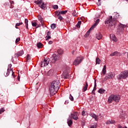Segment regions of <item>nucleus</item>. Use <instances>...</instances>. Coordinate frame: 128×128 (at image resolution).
<instances>
[{
	"label": "nucleus",
	"mask_w": 128,
	"mask_h": 128,
	"mask_svg": "<svg viewBox=\"0 0 128 128\" xmlns=\"http://www.w3.org/2000/svg\"><path fill=\"white\" fill-rule=\"evenodd\" d=\"M56 14L57 16L58 20H64V18H62V16H60V12H58V11L56 12Z\"/></svg>",
	"instance_id": "nucleus-14"
},
{
	"label": "nucleus",
	"mask_w": 128,
	"mask_h": 128,
	"mask_svg": "<svg viewBox=\"0 0 128 128\" xmlns=\"http://www.w3.org/2000/svg\"><path fill=\"white\" fill-rule=\"evenodd\" d=\"M62 52H64V51L62 49H58V54H62Z\"/></svg>",
	"instance_id": "nucleus-38"
},
{
	"label": "nucleus",
	"mask_w": 128,
	"mask_h": 128,
	"mask_svg": "<svg viewBox=\"0 0 128 128\" xmlns=\"http://www.w3.org/2000/svg\"><path fill=\"white\" fill-rule=\"evenodd\" d=\"M110 38L114 42H117L118 39H116V36L114 34H111L110 35Z\"/></svg>",
	"instance_id": "nucleus-15"
},
{
	"label": "nucleus",
	"mask_w": 128,
	"mask_h": 128,
	"mask_svg": "<svg viewBox=\"0 0 128 128\" xmlns=\"http://www.w3.org/2000/svg\"><path fill=\"white\" fill-rule=\"evenodd\" d=\"M54 70H50L48 72V76H52L54 74Z\"/></svg>",
	"instance_id": "nucleus-31"
},
{
	"label": "nucleus",
	"mask_w": 128,
	"mask_h": 128,
	"mask_svg": "<svg viewBox=\"0 0 128 128\" xmlns=\"http://www.w3.org/2000/svg\"><path fill=\"white\" fill-rule=\"evenodd\" d=\"M10 4H14V2L12 0L10 1Z\"/></svg>",
	"instance_id": "nucleus-48"
},
{
	"label": "nucleus",
	"mask_w": 128,
	"mask_h": 128,
	"mask_svg": "<svg viewBox=\"0 0 128 128\" xmlns=\"http://www.w3.org/2000/svg\"><path fill=\"white\" fill-rule=\"evenodd\" d=\"M94 30V28H92L91 27L84 35L85 38H88V36H90V30Z\"/></svg>",
	"instance_id": "nucleus-24"
},
{
	"label": "nucleus",
	"mask_w": 128,
	"mask_h": 128,
	"mask_svg": "<svg viewBox=\"0 0 128 128\" xmlns=\"http://www.w3.org/2000/svg\"><path fill=\"white\" fill-rule=\"evenodd\" d=\"M50 28H52V30H54L56 28V25L54 24H52L50 26Z\"/></svg>",
	"instance_id": "nucleus-36"
},
{
	"label": "nucleus",
	"mask_w": 128,
	"mask_h": 128,
	"mask_svg": "<svg viewBox=\"0 0 128 128\" xmlns=\"http://www.w3.org/2000/svg\"><path fill=\"white\" fill-rule=\"evenodd\" d=\"M120 95L112 94L108 98V104H112L114 101L118 102H120Z\"/></svg>",
	"instance_id": "nucleus-3"
},
{
	"label": "nucleus",
	"mask_w": 128,
	"mask_h": 128,
	"mask_svg": "<svg viewBox=\"0 0 128 128\" xmlns=\"http://www.w3.org/2000/svg\"><path fill=\"white\" fill-rule=\"evenodd\" d=\"M22 22H20V23L16 24V28H18V26H22Z\"/></svg>",
	"instance_id": "nucleus-39"
},
{
	"label": "nucleus",
	"mask_w": 128,
	"mask_h": 128,
	"mask_svg": "<svg viewBox=\"0 0 128 128\" xmlns=\"http://www.w3.org/2000/svg\"><path fill=\"white\" fill-rule=\"evenodd\" d=\"M10 68H12V64H8V70H10Z\"/></svg>",
	"instance_id": "nucleus-50"
},
{
	"label": "nucleus",
	"mask_w": 128,
	"mask_h": 128,
	"mask_svg": "<svg viewBox=\"0 0 128 128\" xmlns=\"http://www.w3.org/2000/svg\"><path fill=\"white\" fill-rule=\"evenodd\" d=\"M100 23V19H97L95 22V23L93 24V26L91 27L92 28H94L96 26H98V24Z\"/></svg>",
	"instance_id": "nucleus-19"
},
{
	"label": "nucleus",
	"mask_w": 128,
	"mask_h": 128,
	"mask_svg": "<svg viewBox=\"0 0 128 128\" xmlns=\"http://www.w3.org/2000/svg\"><path fill=\"white\" fill-rule=\"evenodd\" d=\"M126 25L120 24L118 26V28H119L120 32H122L124 30V28H126Z\"/></svg>",
	"instance_id": "nucleus-11"
},
{
	"label": "nucleus",
	"mask_w": 128,
	"mask_h": 128,
	"mask_svg": "<svg viewBox=\"0 0 128 128\" xmlns=\"http://www.w3.org/2000/svg\"><path fill=\"white\" fill-rule=\"evenodd\" d=\"M58 60V56L56 54H53L50 58V60L52 61V62H56Z\"/></svg>",
	"instance_id": "nucleus-8"
},
{
	"label": "nucleus",
	"mask_w": 128,
	"mask_h": 128,
	"mask_svg": "<svg viewBox=\"0 0 128 128\" xmlns=\"http://www.w3.org/2000/svg\"><path fill=\"white\" fill-rule=\"evenodd\" d=\"M110 56H120V53L119 52H114L113 53H112L110 54Z\"/></svg>",
	"instance_id": "nucleus-12"
},
{
	"label": "nucleus",
	"mask_w": 128,
	"mask_h": 128,
	"mask_svg": "<svg viewBox=\"0 0 128 128\" xmlns=\"http://www.w3.org/2000/svg\"><path fill=\"white\" fill-rule=\"evenodd\" d=\"M115 123H116V121L114 120H109L106 122V124H115Z\"/></svg>",
	"instance_id": "nucleus-30"
},
{
	"label": "nucleus",
	"mask_w": 128,
	"mask_h": 128,
	"mask_svg": "<svg viewBox=\"0 0 128 128\" xmlns=\"http://www.w3.org/2000/svg\"><path fill=\"white\" fill-rule=\"evenodd\" d=\"M107 80H110V78H108V75L102 80V82H106Z\"/></svg>",
	"instance_id": "nucleus-37"
},
{
	"label": "nucleus",
	"mask_w": 128,
	"mask_h": 128,
	"mask_svg": "<svg viewBox=\"0 0 128 128\" xmlns=\"http://www.w3.org/2000/svg\"><path fill=\"white\" fill-rule=\"evenodd\" d=\"M10 72H12V74H14V71L12 70V69L9 70L8 68L6 73V74H4L5 76H10Z\"/></svg>",
	"instance_id": "nucleus-13"
},
{
	"label": "nucleus",
	"mask_w": 128,
	"mask_h": 128,
	"mask_svg": "<svg viewBox=\"0 0 128 128\" xmlns=\"http://www.w3.org/2000/svg\"><path fill=\"white\" fill-rule=\"evenodd\" d=\"M38 20L40 22L41 26H44V19L42 18V17L40 16V15L38 16Z\"/></svg>",
	"instance_id": "nucleus-17"
},
{
	"label": "nucleus",
	"mask_w": 128,
	"mask_h": 128,
	"mask_svg": "<svg viewBox=\"0 0 128 128\" xmlns=\"http://www.w3.org/2000/svg\"><path fill=\"white\" fill-rule=\"evenodd\" d=\"M69 98H70V100L74 102V97L72 96V94H70Z\"/></svg>",
	"instance_id": "nucleus-42"
},
{
	"label": "nucleus",
	"mask_w": 128,
	"mask_h": 128,
	"mask_svg": "<svg viewBox=\"0 0 128 128\" xmlns=\"http://www.w3.org/2000/svg\"><path fill=\"white\" fill-rule=\"evenodd\" d=\"M18 80H20V78H18Z\"/></svg>",
	"instance_id": "nucleus-63"
},
{
	"label": "nucleus",
	"mask_w": 128,
	"mask_h": 128,
	"mask_svg": "<svg viewBox=\"0 0 128 128\" xmlns=\"http://www.w3.org/2000/svg\"><path fill=\"white\" fill-rule=\"evenodd\" d=\"M30 54H28L26 56V61L30 62Z\"/></svg>",
	"instance_id": "nucleus-41"
},
{
	"label": "nucleus",
	"mask_w": 128,
	"mask_h": 128,
	"mask_svg": "<svg viewBox=\"0 0 128 128\" xmlns=\"http://www.w3.org/2000/svg\"><path fill=\"white\" fill-rule=\"evenodd\" d=\"M118 128H122L121 126H118Z\"/></svg>",
	"instance_id": "nucleus-58"
},
{
	"label": "nucleus",
	"mask_w": 128,
	"mask_h": 128,
	"mask_svg": "<svg viewBox=\"0 0 128 128\" xmlns=\"http://www.w3.org/2000/svg\"><path fill=\"white\" fill-rule=\"evenodd\" d=\"M87 114H88V112L84 111V110L82 111V116H86Z\"/></svg>",
	"instance_id": "nucleus-40"
},
{
	"label": "nucleus",
	"mask_w": 128,
	"mask_h": 128,
	"mask_svg": "<svg viewBox=\"0 0 128 128\" xmlns=\"http://www.w3.org/2000/svg\"><path fill=\"white\" fill-rule=\"evenodd\" d=\"M96 128V126H91L90 128Z\"/></svg>",
	"instance_id": "nucleus-55"
},
{
	"label": "nucleus",
	"mask_w": 128,
	"mask_h": 128,
	"mask_svg": "<svg viewBox=\"0 0 128 128\" xmlns=\"http://www.w3.org/2000/svg\"><path fill=\"white\" fill-rule=\"evenodd\" d=\"M72 54H74V50H72Z\"/></svg>",
	"instance_id": "nucleus-56"
},
{
	"label": "nucleus",
	"mask_w": 128,
	"mask_h": 128,
	"mask_svg": "<svg viewBox=\"0 0 128 128\" xmlns=\"http://www.w3.org/2000/svg\"><path fill=\"white\" fill-rule=\"evenodd\" d=\"M52 8L54 9V10H58V5H54L52 6Z\"/></svg>",
	"instance_id": "nucleus-43"
},
{
	"label": "nucleus",
	"mask_w": 128,
	"mask_h": 128,
	"mask_svg": "<svg viewBox=\"0 0 128 128\" xmlns=\"http://www.w3.org/2000/svg\"><path fill=\"white\" fill-rule=\"evenodd\" d=\"M96 64H100V62H102V60H100V58L97 57L96 59Z\"/></svg>",
	"instance_id": "nucleus-26"
},
{
	"label": "nucleus",
	"mask_w": 128,
	"mask_h": 128,
	"mask_svg": "<svg viewBox=\"0 0 128 128\" xmlns=\"http://www.w3.org/2000/svg\"><path fill=\"white\" fill-rule=\"evenodd\" d=\"M105 92H106V90L102 88H100L98 90V92H99L100 94H104Z\"/></svg>",
	"instance_id": "nucleus-32"
},
{
	"label": "nucleus",
	"mask_w": 128,
	"mask_h": 128,
	"mask_svg": "<svg viewBox=\"0 0 128 128\" xmlns=\"http://www.w3.org/2000/svg\"><path fill=\"white\" fill-rule=\"evenodd\" d=\"M116 16H120V14L118 13H117Z\"/></svg>",
	"instance_id": "nucleus-60"
},
{
	"label": "nucleus",
	"mask_w": 128,
	"mask_h": 128,
	"mask_svg": "<svg viewBox=\"0 0 128 128\" xmlns=\"http://www.w3.org/2000/svg\"><path fill=\"white\" fill-rule=\"evenodd\" d=\"M80 24H82V21H78L77 24H76V26L78 28H80Z\"/></svg>",
	"instance_id": "nucleus-34"
},
{
	"label": "nucleus",
	"mask_w": 128,
	"mask_h": 128,
	"mask_svg": "<svg viewBox=\"0 0 128 128\" xmlns=\"http://www.w3.org/2000/svg\"><path fill=\"white\" fill-rule=\"evenodd\" d=\"M28 20L26 18L24 20V23H25V24L26 26V28L27 30H28Z\"/></svg>",
	"instance_id": "nucleus-27"
},
{
	"label": "nucleus",
	"mask_w": 128,
	"mask_h": 128,
	"mask_svg": "<svg viewBox=\"0 0 128 128\" xmlns=\"http://www.w3.org/2000/svg\"><path fill=\"white\" fill-rule=\"evenodd\" d=\"M103 74H104L106 72V66L104 65L102 70Z\"/></svg>",
	"instance_id": "nucleus-28"
},
{
	"label": "nucleus",
	"mask_w": 128,
	"mask_h": 128,
	"mask_svg": "<svg viewBox=\"0 0 128 128\" xmlns=\"http://www.w3.org/2000/svg\"><path fill=\"white\" fill-rule=\"evenodd\" d=\"M128 76V70L122 72L119 74L118 80H122V78H126Z\"/></svg>",
	"instance_id": "nucleus-4"
},
{
	"label": "nucleus",
	"mask_w": 128,
	"mask_h": 128,
	"mask_svg": "<svg viewBox=\"0 0 128 128\" xmlns=\"http://www.w3.org/2000/svg\"><path fill=\"white\" fill-rule=\"evenodd\" d=\"M68 104V100H66L64 102L65 104Z\"/></svg>",
	"instance_id": "nucleus-52"
},
{
	"label": "nucleus",
	"mask_w": 128,
	"mask_h": 128,
	"mask_svg": "<svg viewBox=\"0 0 128 128\" xmlns=\"http://www.w3.org/2000/svg\"><path fill=\"white\" fill-rule=\"evenodd\" d=\"M36 28H40V25H37L36 26Z\"/></svg>",
	"instance_id": "nucleus-57"
},
{
	"label": "nucleus",
	"mask_w": 128,
	"mask_h": 128,
	"mask_svg": "<svg viewBox=\"0 0 128 128\" xmlns=\"http://www.w3.org/2000/svg\"><path fill=\"white\" fill-rule=\"evenodd\" d=\"M96 80H94V89L92 91V94H95L94 92H96Z\"/></svg>",
	"instance_id": "nucleus-23"
},
{
	"label": "nucleus",
	"mask_w": 128,
	"mask_h": 128,
	"mask_svg": "<svg viewBox=\"0 0 128 128\" xmlns=\"http://www.w3.org/2000/svg\"><path fill=\"white\" fill-rule=\"evenodd\" d=\"M50 36H46V40H50Z\"/></svg>",
	"instance_id": "nucleus-47"
},
{
	"label": "nucleus",
	"mask_w": 128,
	"mask_h": 128,
	"mask_svg": "<svg viewBox=\"0 0 128 128\" xmlns=\"http://www.w3.org/2000/svg\"><path fill=\"white\" fill-rule=\"evenodd\" d=\"M90 116H92V118H94L95 120H98V117L96 114L92 113L90 114Z\"/></svg>",
	"instance_id": "nucleus-20"
},
{
	"label": "nucleus",
	"mask_w": 128,
	"mask_h": 128,
	"mask_svg": "<svg viewBox=\"0 0 128 128\" xmlns=\"http://www.w3.org/2000/svg\"><path fill=\"white\" fill-rule=\"evenodd\" d=\"M48 60H48L44 59V61L41 62L40 63V66H41V68H44V66H46L48 64H49Z\"/></svg>",
	"instance_id": "nucleus-6"
},
{
	"label": "nucleus",
	"mask_w": 128,
	"mask_h": 128,
	"mask_svg": "<svg viewBox=\"0 0 128 128\" xmlns=\"http://www.w3.org/2000/svg\"><path fill=\"white\" fill-rule=\"evenodd\" d=\"M40 8H42V10H46V5L44 4V3L42 2L40 6Z\"/></svg>",
	"instance_id": "nucleus-21"
},
{
	"label": "nucleus",
	"mask_w": 128,
	"mask_h": 128,
	"mask_svg": "<svg viewBox=\"0 0 128 128\" xmlns=\"http://www.w3.org/2000/svg\"><path fill=\"white\" fill-rule=\"evenodd\" d=\"M32 26H38V24L36 22H32Z\"/></svg>",
	"instance_id": "nucleus-44"
},
{
	"label": "nucleus",
	"mask_w": 128,
	"mask_h": 128,
	"mask_svg": "<svg viewBox=\"0 0 128 128\" xmlns=\"http://www.w3.org/2000/svg\"><path fill=\"white\" fill-rule=\"evenodd\" d=\"M11 60H12V62H14V58H12Z\"/></svg>",
	"instance_id": "nucleus-59"
},
{
	"label": "nucleus",
	"mask_w": 128,
	"mask_h": 128,
	"mask_svg": "<svg viewBox=\"0 0 128 128\" xmlns=\"http://www.w3.org/2000/svg\"><path fill=\"white\" fill-rule=\"evenodd\" d=\"M4 112V108H2L1 109H0V114L2 112Z\"/></svg>",
	"instance_id": "nucleus-46"
},
{
	"label": "nucleus",
	"mask_w": 128,
	"mask_h": 128,
	"mask_svg": "<svg viewBox=\"0 0 128 128\" xmlns=\"http://www.w3.org/2000/svg\"><path fill=\"white\" fill-rule=\"evenodd\" d=\"M102 35L100 34V33H98L96 34V38L97 40H102Z\"/></svg>",
	"instance_id": "nucleus-22"
},
{
	"label": "nucleus",
	"mask_w": 128,
	"mask_h": 128,
	"mask_svg": "<svg viewBox=\"0 0 128 128\" xmlns=\"http://www.w3.org/2000/svg\"><path fill=\"white\" fill-rule=\"evenodd\" d=\"M50 31H48V32H47V36H50Z\"/></svg>",
	"instance_id": "nucleus-53"
},
{
	"label": "nucleus",
	"mask_w": 128,
	"mask_h": 128,
	"mask_svg": "<svg viewBox=\"0 0 128 128\" xmlns=\"http://www.w3.org/2000/svg\"><path fill=\"white\" fill-rule=\"evenodd\" d=\"M84 60V58L82 57H78L74 61L73 64L74 66H78V64H80L82 62V60Z\"/></svg>",
	"instance_id": "nucleus-5"
},
{
	"label": "nucleus",
	"mask_w": 128,
	"mask_h": 128,
	"mask_svg": "<svg viewBox=\"0 0 128 128\" xmlns=\"http://www.w3.org/2000/svg\"><path fill=\"white\" fill-rule=\"evenodd\" d=\"M35 2L36 4H38L39 6L42 4V0L35 1Z\"/></svg>",
	"instance_id": "nucleus-29"
},
{
	"label": "nucleus",
	"mask_w": 128,
	"mask_h": 128,
	"mask_svg": "<svg viewBox=\"0 0 128 128\" xmlns=\"http://www.w3.org/2000/svg\"><path fill=\"white\" fill-rule=\"evenodd\" d=\"M62 76H63L64 78H70V74L68 72H64L62 74Z\"/></svg>",
	"instance_id": "nucleus-16"
},
{
	"label": "nucleus",
	"mask_w": 128,
	"mask_h": 128,
	"mask_svg": "<svg viewBox=\"0 0 128 128\" xmlns=\"http://www.w3.org/2000/svg\"><path fill=\"white\" fill-rule=\"evenodd\" d=\"M42 44L40 42H38L37 44V47L38 48H42Z\"/></svg>",
	"instance_id": "nucleus-33"
},
{
	"label": "nucleus",
	"mask_w": 128,
	"mask_h": 128,
	"mask_svg": "<svg viewBox=\"0 0 128 128\" xmlns=\"http://www.w3.org/2000/svg\"><path fill=\"white\" fill-rule=\"evenodd\" d=\"M14 8V5H12V4H10V8Z\"/></svg>",
	"instance_id": "nucleus-51"
},
{
	"label": "nucleus",
	"mask_w": 128,
	"mask_h": 128,
	"mask_svg": "<svg viewBox=\"0 0 128 128\" xmlns=\"http://www.w3.org/2000/svg\"><path fill=\"white\" fill-rule=\"evenodd\" d=\"M98 2H100V0H98Z\"/></svg>",
	"instance_id": "nucleus-62"
},
{
	"label": "nucleus",
	"mask_w": 128,
	"mask_h": 128,
	"mask_svg": "<svg viewBox=\"0 0 128 128\" xmlns=\"http://www.w3.org/2000/svg\"><path fill=\"white\" fill-rule=\"evenodd\" d=\"M86 84L84 86L83 88L82 92H84L87 90H88V82H86Z\"/></svg>",
	"instance_id": "nucleus-25"
},
{
	"label": "nucleus",
	"mask_w": 128,
	"mask_h": 128,
	"mask_svg": "<svg viewBox=\"0 0 128 128\" xmlns=\"http://www.w3.org/2000/svg\"><path fill=\"white\" fill-rule=\"evenodd\" d=\"M107 76H108L109 80H112V78H114V75L112 72L108 73L107 74Z\"/></svg>",
	"instance_id": "nucleus-18"
},
{
	"label": "nucleus",
	"mask_w": 128,
	"mask_h": 128,
	"mask_svg": "<svg viewBox=\"0 0 128 128\" xmlns=\"http://www.w3.org/2000/svg\"><path fill=\"white\" fill-rule=\"evenodd\" d=\"M58 12L60 13V14H66L68 12V10L60 11V12Z\"/></svg>",
	"instance_id": "nucleus-35"
},
{
	"label": "nucleus",
	"mask_w": 128,
	"mask_h": 128,
	"mask_svg": "<svg viewBox=\"0 0 128 128\" xmlns=\"http://www.w3.org/2000/svg\"><path fill=\"white\" fill-rule=\"evenodd\" d=\"M58 90H60V82L58 80L53 81L50 87V95L54 96Z\"/></svg>",
	"instance_id": "nucleus-1"
},
{
	"label": "nucleus",
	"mask_w": 128,
	"mask_h": 128,
	"mask_svg": "<svg viewBox=\"0 0 128 128\" xmlns=\"http://www.w3.org/2000/svg\"><path fill=\"white\" fill-rule=\"evenodd\" d=\"M49 44H52V41H50L48 42Z\"/></svg>",
	"instance_id": "nucleus-54"
},
{
	"label": "nucleus",
	"mask_w": 128,
	"mask_h": 128,
	"mask_svg": "<svg viewBox=\"0 0 128 128\" xmlns=\"http://www.w3.org/2000/svg\"><path fill=\"white\" fill-rule=\"evenodd\" d=\"M72 16H76V11H74V12L72 13Z\"/></svg>",
	"instance_id": "nucleus-49"
},
{
	"label": "nucleus",
	"mask_w": 128,
	"mask_h": 128,
	"mask_svg": "<svg viewBox=\"0 0 128 128\" xmlns=\"http://www.w3.org/2000/svg\"><path fill=\"white\" fill-rule=\"evenodd\" d=\"M105 24H108L109 28H110L111 30H114V28H116V21L114 20H112V16H110L108 17L104 22Z\"/></svg>",
	"instance_id": "nucleus-2"
},
{
	"label": "nucleus",
	"mask_w": 128,
	"mask_h": 128,
	"mask_svg": "<svg viewBox=\"0 0 128 128\" xmlns=\"http://www.w3.org/2000/svg\"><path fill=\"white\" fill-rule=\"evenodd\" d=\"M24 54V50H20L16 52L14 54L15 58H18V56H22Z\"/></svg>",
	"instance_id": "nucleus-7"
},
{
	"label": "nucleus",
	"mask_w": 128,
	"mask_h": 128,
	"mask_svg": "<svg viewBox=\"0 0 128 128\" xmlns=\"http://www.w3.org/2000/svg\"><path fill=\"white\" fill-rule=\"evenodd\" d=\"M67 122L68 126H70L72 124V118L70 116L69 118H68Z\"/></svg>",
	"instance_id": "nucleus-10"
},
{
	"label": "nucleus",
	"mask_w": 128,
	"mask_h": 128,
	"mask_svg": "<svg viewBox=\"0 0 128 128\" xmlns=\"http://www.w3.org/2000/svg\"><path fill=\"white\" fill-rule=\"evenodd\" d=\"M124 128H127L126 126H125Z\"/></svg>",
	"instance_id": "nucleus-61"
},
{
	"label": "nucleus",
	"mask_w": 128,
	"mask_h": 128,
	"mask_svg": "<svg viewBox=\"0 0 128 128\" xmlns=\"http://www.w3.org/2000/svg\"><path fill=\"white\" fill-rule=\"evenodd\" d=\"M71 118L74 120H78V112H74V114H71Z\"/></svg>",
	"instance_id": "nucleus-9"
},
{
	"label": "nucleus",
	"mask_w": 128,
	"mask_h": 128,
	"mask_svg": "<svg viewBox=\"0 0 128 128\" xmlns=\"http://www.w3.org/2000/svg\"><path fill=\"white\" fill-rule=\"evenodd\" d=\"M20 40V38H17L16 40V44H18Z\"/></svg>",
	"instance_id": "nucleus-45"
}]
</instances>
